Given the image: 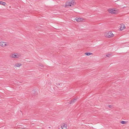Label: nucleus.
Returning a JSON list of instances; mask_svg holds the SVG:
<instances>
[{"label": "nucleus", "mask_w": 129, "mask_h": 129, "mask_svg": "<svg viewBox=\"0 0 129 129\" xmlns=\"http://www.w3.org/2000/svg\"><path fill=\"white\" fill-rule=\"evenodd\" d=\"M108 11L109 13L114 14H117L119 12V10L117 9H109Z\"/></svg>", "instance_id": "nucleus-1"}, {"label": "nucleus", "mask_w": 129, "mask_h": 129, "mask_svg": "<svg viewBox=\"0 0 129 129\" xmlns=\"http://www.w3.org/2000/svg\"><path fill=\"white\" fill-rule=\"evenodd\" d=\"M75 3L74 1H67L66 3L65 6L67 7L68 6H72L74 5H75Z\"/></svg>", "instance_id": "nucleus-2"}, {"label": "nucleus", "mask_w": 129, "mask_h": 129, "mask_svg": "<svg viewBox=\"0 0 129 129\" xmlns=\"http://www.w3.org/2000/svg\"><path fill=\"white\" fill-rule=\"evenodd\" d=\"M104 35L105 37L108 38L112 37L114 36V35L111 31L105 33Z\"/></svg>", "instance_id": "nucleus-3"}, {"label": "nucleus", "mask_w": 129, "mask_h": 129, "mask_svg": "<svg viewBox=\"0 0 129 129\" xmlns=\"http://www.w3.org/2000/svg\"><path fill=\"white\" fill-rule=\"evenodd\" d=\"M20 55L17 53H14L11 54L10 56L13 58H18L20 57Z\"/></svg>", "instance_id": "nucleus-4"}, {"label": "nucleus", "mask_w": 129, "mask_h": 129, "mask_svg": "<svg viewBox=\"0 0 129 129\" xmlns=\"http://www.w3.org/2000/svg\"><path fill=\"white\" fill-rule=\"evenodd\" d=\"M9 45V43H8L2 41L0 42V46L2 47H4Z\"/></svg>", "instance_id": "nucleus-5"}, {"label": "nucleus", "mask_w": 129, "mask_h": 129, "mask_svg": "<svg viewBox=\"0 0 129 129\" xmlns=\"http://www.w3.org/2000/svg\"><path fill=\"white\" fill-rule=\"evenodd\" d=\"M74 20H76L78 22H80L83 21L84 19L82 18H76Z\"/></svg>", "instance_id": "nucleus-6"}, {"label": "nucleus", "mask_w": 129, "mask_h": 129, "mask_svg": "<svg viewBox=\"0 0 129 129\" xmlns=\"http://www.w3.org/2000/svg\"><path fill=\"white\" fill-rule=\"evenodd\" d=\"M125 27L124 25L122 24H120L119 29L120 30H122L125 29Z\"/></svg>", "instance_id": "nucleus-7"}, {"label": "nucleus", "mask_w": 129, "mask_h": 129, "mask_svg": "<svg viewBox=\"0 0 129 129\" xmlns=\"http://www.w3.org/2000/svg\"><path fill=\"white\" fill-rule=\"evenodd\" d=\"M62 129H67V125L66 124H62L61 125Z\"/></svg>", "instance_id": "nucleus-8"}, {"label": "nucleus", "mask_w": 129, "mask_h": 129, "mask_svg": "<svg viewBox=\"0 0 129 129\" xmlns=\"http://www.w3.org/2000/svg\"><path fill=\"white\" fill-rule=\"evenodd\" d=\"M22 65V64L20 63H16L15 64V66L18 67L21 66Z\"/></svg>", "instance_id": "nucleus-9"}, {"label": "nucleus", "mask_w": 129, "mask_h": 129, "mask_svg": "<svg viewBox=\"0 0 129 129\" xmlns=\"http://www.w3.org/2000/svg\"><path fill=\"white\" fill-rule=\"evenodd\" d=\"M92 53L90 52H87L85 53V54L87 56H89L92 54Z\"/></svg>", "instance_id": "nucleus-10"}, {"label": "nucleus", "mask_w": 129, "mask_h": 129, "mask_svg": "<svg viewBox=\"0 0 129 129\" xmlns=\"http://www.w3.org/2000/svg\"><path fill=\"white\" fill-rule=\"evenodd\" d=\"M76 99H75L74 100H72L71 101L70 103H73L75 102L76 101Z\"/></svg>", "instance_id": "nucleus-11"}, {"label": "nucleus", "mask_w": 129, "mask_h": 129, "mask_svg": "<svg viewBox=\"0 0 129 129\" xmlns=\"http://www.w3.org/2000/svg\"><path fill=\"white\" fill-rule=\"evenodd\" d=\"M0 4H1L3 5L4 6H5L6 5V3L5 2H0Z\"/></svg>", "instance_id": "nucleus-12"}, {"label": "nucleus", "mask_w": 129, "mask_h": 129, "mask_svg": "<svg viewBox=\"0 0 129 129\" xmlns=\"http://www.w3.org/2000/svg\"><path fill=\"white\" fill-rule=\"evenodd\" d=\"M106 56L108 57H110L111 56V54H107L106 55Z\"/></svg>", "instance_id": "nucleus-13"}, {"label": "nucleus", "mask_w": 129, "mask_h": 129, "mask_svg": "<svg viewBox=\"0 0 129 129\" xmlns=\"http://www.w3.org/2000/svg\"><path fill=\"white\" fill-rule=\"evenodd\" d=\"M126 121H121L120 123L122 124H125L126 123Z\"/></svg>", "instance_id": "nucleus-14"}, {"label": "nucleus", "mask_w": 129, "mask_h": 129, "mask_svg": "<svg viewBox=\"0 0 129 129\" xmlns=\"http://www.w3.org/2000/svg\"><path fill=\"white\" fill-rule=\"evenodd\" d=\"M124 45L125 46H128L127 45H126L125 43L124 44Z\"/></svg>", "instance_id": "nucleus-15"}, {"label": "nucleus", "mask_w": 129, "mask_h": 129, "mask_svg": "<svg viewBox=\"0 0 129 129\" xmlns=\"http://www.w3.org/2000/svg\"><path fill=\"white\" fill-rule=\"evenodd\" d=\"M112 106L110 105L109 106V107L110 108H111L112 107Z\"/></svg>", "instance_id": "nucleus-16"}, {"label": "nucleus", "mask_w": 129, "mask_h": 129, "mask_svg": "<svg viewBox=\"0 0 129 129\" xmlns=\"http://www.w3.org/2000/svg\"><path fill=\"white\" fill-rule=\"evenodd\" d=\"M41 66H43L42 65V66L41 65Z\"/></svg>", "instance_id": "nucleus-17"}]
</instances>
